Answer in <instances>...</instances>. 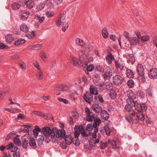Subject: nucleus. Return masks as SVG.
<instances>
[{
    "label": "nucleus",
    "mask_w": 157,
    "mask_h": 157,
    "mask_svg": "<svg viewBox=\"0 0 157 157\" xmlns=\"http://www.w3.org/2000/svg\"><path fill=\"white\" fill-rule=\"evenodd\" d=\"M13 157H20L21 153L19 151L14 152L13 153Z\"/></svg>",
    "instance_id": "61"
},
{
    "label": "nucleus",
    "mask_w": 157,
    "mask_h": 157,
    "mask_svg": "<svg viewBox=\"0 0 157 157\" xmlns=\"http://www.w3.org/2000/svg\"><path fill=\"white\" fill-rule=\"evenodd\" d=\"M23 142L22 147L24 149H26L29 146V143L28 138H25L22 140Z\"/></svg>",
    "instance_id": "30"
},
{
    "label": "nucleus",
    "mask_w": 157,
    "mask_h": 157,
    "mask_svg": "<svg viewBox=\"0 0 157 157\" xmlns=\"http://www.w3.org/2000/svg\"><path fill=\"white\" fill-rule=\"evenodd\" d=\"M127 85L129 88H132L134 86V82L133 80L132 79L128 80L127 82Z\"/></svg>",
    "instance_id": "43"
},
{
    "label": "nucleus",
    "mask_w": 157,
    "mask_h": 157,
    "mask_svg": "<svg viewBox=\"0 0 157 157\" xmlns=\"http://www.w3.org/2000/svg\"><path fill=\"white\" fill-rule=\"evenodd\" d=\"M37 78L39 79H41L43 78V72L41 70H39L36 75Z\"/></svg>",
    "instance_id": "41"
},
{
    "label": "nucleus",
    "mask_w": 157,
    "mask_h": 157,
    "mask_svg": "<svg viewBox=\"0 0 157 157\" xmlns=\"http://www.w3.org/2000/svg\"><path fill=\"white\" fill-rule=\"evenodd\" d=\"M115 65L116 68L117 70L120 69L122 70L125 66L124 64L122 61H118L115 63Z\"/></svg>",
    "instance_id": "13"
},
{
    "label": "nucleus",
    "mask_w": 157,
    "mask_h": 157,
    "mask_svg": "<svg viewBox=\"0 0 157 157\" xmlns=\"http://www.w3.org/2000/svg\"><path fill=\"white\" fill-rule=\"evenodd\" d=\"M127 104L124 107V109L127 112H130L132 107H133V102L131 101H126Z\"/></svg>",
    "instance_id": "17"
},
{
    "label": "nucleus",
    "mask_w": 157,
    "mask_h": 157,
    "mask_svg": "<svg viewBox=\"0 0 157 157\" xmlns=\"http://www.w3.org/2000/svg\"><path fill=\"white\" fill-rule=\"evenodd\" d=\"M113 82L114 84L117 86L121 85L123 82L122 78L119 75H115L113 77Z\"/></svg>",
    "instance_id": "8"
},
{
    "label": "nucleus",
    "mask_w": 157,
    "mask_h": 157,
    "mask_svg": "<svg viewBox=\"0 0 157 157\" xmlns=\"http://www.w3.org/2000/svg\"><path fill=\"white\" fill-rule=\"evenodd\" d=\"M52 128L51 129L48 127H45L42 128L41 132L43 133L45 137L50 140L52 139L53 134L54 133L52 131Z\"/></svg>",
    "instance_id": "5"
},
{
    "label": "nucleus",
    "mask_w": 157,
    "mask_h": 157,
    "mask_svg": "<svg viewBox=\"0 0 157 157\" xmlns=\"http://www.w3.org/2000/svg\"><path fill=\"white\" fill-rule=\"evenodd\" d=\"M44 138L43 135H40L39 138L37 140L40 143H42L43 142Z\"/></svg>",
    "instance_id": "60"
},
{
    "label": "nucleus",
    "mask_w": 157,
    "mask_h": 157,
    "mask_svg": "<svg viewBox=\"0 0 157 157\" xmlns=\"http://www.w3.org/2000/svg\"><path fill=\"white\" fill-rule=\"evenodd\" d=\"M6 42L7 43L11 44L14 40V38L13 35L11 34H7L5 36Z\"/></svg>",
    "instance_id": "18"
},
{
    "label": "nucleus",
    "mask_w": 157,
    "mask_h": 157,
    "mask_svg": "<svg viewBox=\"0 0 157 157\" xmlns=\"http://www.w3.org/2000/svg\"><path fill=\"white\" fill-rule=\"evenodd\" d=\"M8 47V46L3 44V43H0V49H7Z\"/></svg>",
    "instance_id": "62"
},
{
    "label": "nucleus",
    "mask_w": 157,
    "mask_h": 157,
    "mask_svg": "<svg viewBox=\"0 0 157 157\" xmlns=\"http://www.w3.org/2000/svg\"><path fill=\"white\" fill-rule=\"evenodd\" d=\"M85 112L86 113V120L88 121L92 122L94 121V122L92 124H88L86 127V130L88 131H91L94 128V130L96 128H98V126H99L101 123L100 119L97 117H95L93 116H90V114L92 113L90 111L89 109L87 107L85 108Z\"/></svg>",
    "instance_id": "1"
},
{
    "label": "nucleus",
    "mask_w": 157,
    "mask_h": 157,
    "mask_svg": "<svg viewBox=\"0 0 157 157\" xmlns=\"http://www.w3.org/2000/svg\"><path fill=\"white\" fill-rule=\"evenodd\" d=\"M126 73L127 77L129 78H133L134 76V74L132 71L130 69H127L126 70Z\"/></svg>",
    "instance_id": "34"
},
{
    "label": "nucleus",
    "mask_w": 157,
    "mask_h": 157,
    "mask_svg": "<svg viewBox=\"0 0 157 157\" xmlns=\"http://www.w3.org/2000/svg\"><path fill=\"white\" fill-rule=\"evenodd\" d=\"M63 15L60 14L59 17L58 18V19L57 20L56 25L57 26H59L63 22L61 21L62 18L63 17Z\"/></svg>",
    "instance_id": "33"
},
{
    "label": "nucleus",
    "mask_w": 157,
    "mask_h": 157,
    "mask_svg": "<svg viewBox=\"0 0 157 157\" xmlns=\"http://www.w3.org/2000/svg\"><path fill=\"white\" fill-rule=\"evenodd\" d=\"M33 113L39 116H40L42 117H45V115L44 114L42 113L37 111H34L33 112Z\"/></svg>",
    "instance_id": "53"
},
{
    "label": "nucleus",
    "mask_w": 157,
    "mask_h": 157,
    "mask_svg": "<svg viewBox=\"0 0 157 157\" xmlns=\"http://www.w3.org/2000/svg\"><path fill=\"white\" fill-rule=\"evenodd\" d=\"M138 94L139 96L141 97L142 98H144L145 97V93L142 90H139L138 92Z\"/></svg>",
    "instance_id": "52"
},
{
    "label": "nucleus",
    "mask_w": 157,
    "mask_h": 157,
    "mask_svg": "<svg viewBox=\"0 0 157 157\" xmlns=\"http://www.w3.org/2000/svg\"><path fill=\"white\" fill-rule=\"evenodd\" d=\"M94 98L95 101H98H98L101 102H103L104 101L102 95H98V96H95Z\"/></svg>",
    "instance_id": "36"
},
{
    "label": "nucleus",
    "mask_w": 157,
    "mask_h": 157,
    "mask_svg": "<svg viewBox=\"0 0 157 157\" xmlns=\"http://www.w3.org/2000/svg\"><path fill=\"white\" fill-rule=\"evenodd\" d=\"M36 33V32L35 31H33L31 33H27L26 36L29 39L33 38L35 36V33Z\"/></svg>",
    "instance_id": "39"
},
{
    "label": "nucleus",
    "mask_w": 157,
    "mask_h": 157,
    "mask_svg": "<svg viewBox=\"0 0 157 157\" xmlns=\"http://www.w3.org/2000/svg\"><path fill=\"white\" fill-rule=\"evenodd\" d=\"M92 107L94 110L97 113H101L102 110V108L98 104H94L92 105Z\"/></svg>",
    "instance_id": "19"
},
{
    "label": "nucleus",
    "mask_w": 157,
    "mask_h": 157,
    "mask_svg": "<svg viewBox=\"0 0 157 157\" xmlns=\"http://www.w3.org/2000/svg\"><path fill=\"white\" fill-rule=\"evenodd\" d=\"M20 2L22 3H25L27 7L29 9H31L33 7V1L32 0H19Z\"/></svg>",
    "instance_id": "15"
},
{
    "label": "nucleus",
    "mask_w": 157,
    "mask_h": 157,
    "mask_svg": "<svg viewBox=\"0 0 157 157\" xmlns=\"http://www.w3.org/2000/svg\"><path fill=\"white\" fill-rule=\"evenodd\" d=\"M94 132L93 133L92 136L94 139H95L97 137L96 133L98 132V128H96L94 130Z\"/></svg>",
    "instance_id": "64"
},
{
    "label": "nucleus",
    "mask_w": 157,
    "mask_h": 157,
    "mask_svg": "<svg viewBox=\"0 0 157 157\" xmlns=\"http://www.w3.org/2000/svg\"><path fill=\"white\" fill-rule=\"evenodd\" d=\"M14 135H15V134L13 132H12L10 133L6 138V140H9L10 139H12L13 138Z\"/></svg>",
    "instance_id": "44"
},
{
    "label": "nucleus",
    "mask_w": 157,
    "mask_h": 157,
    "mask_svg": "<svg viewBox=\"0 0 157 157\" xmlns=\"http://www.w3.org/2000/svg\"><path fill=\"white\" fill-rule=\"evenodd\" d=\"M42 45L43 44H42L34 45V50H37L40 49Z\"/></svg>",
    "instance_id": "47"
},
{
    "label": "nucleus",
    "mask_w": 157,
    "mask_h": 157,
    "mask_svg": "<svg viewBox=\"0 0 157 157\" xmlns=\"http://www.w3.org/2000/svg\"><path fill=\"white\" fill-rule=\"evenodd\" d=\"M95 69L97 71L100 72H103L105 71L103 67L100 66H96Z\"/></svg>",
    "instance_id": "46"
},
{
    "label": "nucleus",
    "mask_w": 157,
    "mask_h": 157,
    "mask_svg": "<svg viewBox=\"0 0 157 157\" xmlns=\"http://www.w3.org/2000/svg\"><path fill=\"white\" fill-rule=\"evenodd\" d=\"M28 17L26 15H25L22 13L20 15V18L23 21H25L27 20Z\"/></svg>",
    "instance_id": "59"
},
{
    "label": "nucleus",
    "mask_w": 157,
    "mask_h": 157,
    "mask_svg": "<svg viewBox=\"0 0 157 157\" xmlns=\"http://www.w3.org/2000/svg\"><path fill=\"white\" fill-rule=\"evenodd\" d=\"M106 89L109 91H111L113 89L112 83L110 82H107L105 83Z\"/></svg>",
    "instance_id": "29"
},
{
    "label": "nucleus",
    "mask_w": 157,
    "mask_h": 157,
    "mask_svg": "<svg viewBox=\"0 0 157 157\" xmlns=\"http://www.w3.org/2000/svg\"><path fill=\"white\" fill-rule=\"evenodd\" d=\"M21 13L25 15H26V16H28V17H29L30 13L29 11L27 10H21Z\"/></svg>",
    "instance_id": "49"
},
{
    "label": "nucleus",
    "mask_w": 157,
    "mask_h": 157,
    "mask_svg": "<svg viewBox=\"0 0 157 157\" xmlns=\"http://www.w3.org/2000/svg\"><path fill=\"white\" fill-rule=\"evenodd\" d=\"M45 14L47 17H49L53 16L54 13L53 11H48Z\"/></svg>",
    "instance_id": "51"
},
{
    "label": "nucleus",
    "mask_w": 157,
    "mask_h": 157,
    "mask_svg": "<svg viewBox=\"0 0 157 157\" xmlns=\"http://www.w3.org/2000/svg\"><path fill=\"white\" fill-rule=\"evenodd\" d=\"M29 145V146L32 147L33 148H36L37 147L35 139L33 138H28Z\"/></svg>",
    "instance_id": "20"
},
{
    "label": "nucleus",
    "mask_w": 157,
    "mask_h": 157,
    "mask_svg": "<svg viewBox=\"0 0 157 157\" xmlns=\"http://www.w3.org/2000/svg\"><path fill=\"white\" fill-rule=\"evenodd\" d=\"M106 59L108 61V63L109 64H111L112 62V60H113L114 59V58L112 53L110 52L109 54L107 55Z\"/></svg>",
    "instance_id": "27"
},
{
    "label": "nucleus",
    "mask_w": 157,
    "mask_h": 157,
    "mask_svg": "<svg viewBox=\"0 0 157 157\" xmlns=\"http://www.w3.org/2000/svg\"><path fill=\"white\" fill-rule=\"evenodd\" d=\"M152 40L154 43L157 47V36H154L152 38Z\"/></svg>",
    "instance_id": "63"
},
{
    "label": "nucleus",
    "mask_w": 157,
    "mask_h": 157,
    "mask_svg": "<svg viewBox=\"0 0 157 157\" xmlns=\"http://www.w3.org/2000/svg\"><path fill=\"white\" fill-rule=\"evenodd\" d=\"M20 29L21 31L25 33L28 32L29 30L28 27L27 26L24 24L21 25Z\"/></svg>",
    "instance_id": "31"
},
{
    "label": "nucleus",
    "mask_w": 157,
    "mask_h": 157,
    "mask_svg": "<svg viewBox=\"0 0 157 157\" xmlns=\"http://www.w3.org/2000/svg\"><path fill=\"white\" fill-rule=\"evenodd\" d=\"M128 40L130 44L133 45H137L139 43V40L136 37H130L128 38Z\"/></svg>",
    "instance_id": "14"
},
{
    "label": "nucleus",
    "mask_w": 157,
    "mask_h": 157,
    "mask_svg": "<svg viewBox=\"0 0 157 157\" xmlns=\"http://www.w3.org/2000/svg\"><path fill=\"white\" fill-rule=\"evenodd\" d=\"M52 130L54 133L53 134L52 140V141L53 142H55L56 138H64L65 136V132L63 129L59 130L56 128L54 127L52 128Z\"/></svg>",
    "instance_id": "3"
},
{
    "label": "nucleus",
    "mask_w": 157,
    "mask_h": 157,
    "mask_svg": "<svg viewBox=\"0 0 157 157\" xmlns=\"http://www.w3.org/2000/svg\"><path fill=\"white\" fill-rule=\"evenodd\" d=\"M11 7L14 10H17L20 7L19 4L16 2L13 3L11 4Z\"/></svg>",
    "instance_id": "37"
},
{
    "label": "nucleus",
    "mask_w": 157,
    "mask_h": 157,
    "mask_svg": "<svg viewBox=\"0 0 157 157\" xmlns=\"http://www.w3.org/2000/svg\"><path fill=\"white\" fill-rule=\"evenodd\" d=\"M90 93L92 95L94 94L95 95H97L98 94V92L96 88L93 87L92 85H91L90 88Z\"/></svg>",
    "instance_id": "26"
},
{
    "label": "nucleus",
    "mask_w": 157,
    "mask_h": 157,
    "mask_svg": "<svg viewBox=\"0 0 157 157\" xmlns=\"http://www.w3.org/2000/svg\"><path fill=\"white\" fill-rule=\"evenodd\" d=\"M133 105L136 110L137 111V113L140 115H144L143 113L146 112L147 110V107L145 104H140L136 101L133 102Z\"/></svg>",
    "instance_id": "4"
},
{
    "label": "nucleus",
    "mask_w": 157,
    "mask_h": 157,
    "mask_svg": "<svg viewBox=\"0 0 157 157\" xmlns=\"http://www.w3.org/2000/svg\"><path fill=\"white\" fill-rule=\"evenodd\" d=\"M84 100L87 102L91 104L94 101L93 95H92L89 92H86L82 96Z\"/></svg>",
    "instance_id": "6"
},
{
    "label": "nucleus",
    "mask_w": 157,
    "mask_h": 157,
    "mask_svg": "<svg viewBox=\"0 0 157 157\" xmlns=\"http://www.w3.org/2000/svg\"><path fill=\"white\" fill-rule=\"evenodd\" d=\"M148 76L151 79L157 78V68H153L151 69L148 73Z\"/></svg>",
    "instance_id": "9"
},
{
    "label": "nucleus",
    "mask_w": 157,
    "mask_h": 157,
    "mask_svg": "<svg viewBox=\"0 0 157 157\" xmlns=\"http://www.w3.org/2000/svg\"><path fill=\"white\" fill-rule=\"evenodd\" d=\"M104 129L106 135L108 136H110L111 135V132L109 126L107 125H105L104 126Z\"/></svg>",
    "instance_id": "38"
},
{
    "label": "nucleus",
    "mask_w": 157,
    "mask_h": 157,
    "mask_svg": "<svg viewBox=\"0 0 157 157\" xmlns=\"http://www.w3.org/2000/svg\"><path fill=\"white\" fill-rule=\"evenodd\" d=\"M25 40L24 39H20L14 42V44L16 46H18L25 43Z\"/></svg>",
    "instance_id": "35"
},
{
    "label": "nucleus",
    "mask_w": 157,
    "mask_h": 157,
    "mask_svg": "<svg viewBox=\"0 0 157 157\" xmlns=\"http://www.w3.org/2000/svg\"><path fill=\"white\" fill-rule=\"evenodd\" d=\"M112 71L109 67H107L105 68V73L103 75V77L105 80L108 77H110L112 75Z\"/></svg>",
    "instance_id": "12"
},
{
    "label": "nucleus",
    "mask_w": 157,
    "mask_h": 157,
    "mask_svg": "<svg viewBox=\"0 0 157 157\" xmlns=\"http://www.w3.org/2000/svg\"><path fill=\"white\" fill-rule=\"evenodd\" d=\"M64 140L67 144L70 145L72 143L73 138L71 135H69L64 137Z\"/></svg>",
    "instance_id": "24"
},
{
    "label": "nucleus",
    "mask_w": 157,
    "mask_h": 157,
    "mask_svg": "<svg viewBox=\"0 0 157 157\" xmlns=\"http://www.w3.org/2000/svg\"><path fill=\"white\" fill-rule=\"evenodd\" d=\"M14 147V144L13 143H10L6 146V149L9 150L13 149Z\"/></svg>",
    "instance_id": "50"
},
{
    "label": "nucleus",
    "mask_w": 157,
    "mask_h": 157,
    "mask_svg": "<svg viewBox=\"0 0 157 157\" xmlns=\"http://www.w3.org/2000/svg\"><path fill=\"white\" fill-rule=\"evenodd\" d=\"M138 79L140 83H144L145 82V78L144 77V75L143 76H140L139 77H138Z\"/></svg>",
    "instance_id": "54"
},
{
    "label": "nucleus",
    "mask_w": 157,
    "mask_h": 157,
    "mask_svg": "<svg viewBox=\"0 0 157 157\" xmlns=\"http://www.w3.org/2000/svg\"><path fill=\"white\" fill-rule=\"evenodd\" d=\"M82 125H80L79 126L75 125L74 127L75 133L74 136H79L82 131L84 129Z\"/></svg>",
    "instance_id": "10"
},
{
    "label": "nucleus",
    "mask_w": 157,
    "mask_h": 157,
    "mask_svg": "<svg viewBox=\"0 0 157 157\" xmlns=\"http://www.w3.org/2000/svg\"><path fill=\"white\" fill-rule=\"evenodd\" d=\"M79 136H75V137L73 138L72 143L77 146H78L80 144V141L78 137Z\"/></svg>",
    "instance_id": "25"
},
{
    "label": "nucleus",
    "mask_w": 157,
    "mask_h": 157,
    "mask_svg": "<svg viewBox=\"0 0 157 157\" xmlns=\"http://www.w3.org/2000/svg\"><path fill=\"white\" fill-rule=\"evenodd\" d=\"M58 99L59 101L63 102L66 104H68L69 103V101L67 100L64 98H58Z\"/></svg>",
    "instance_id": "55"
},
{
    "label": "nucleus",
    "mask_w": 157,
    "mask_h": 157,
    "mask_svg": "<svg viewBox=\"0 0 157 157\" xmlns=\"http://www.w3.org/2000/svg\"><path fill=\"white\" fill-rule=\"evenodd\" d=\"M45 17L44 16H41L39 15H37L35 17V19L38 23L41 24L42 23L45 19Z\"/></svg>",
    "instance_id": "28"
},
{
    "label": "nucleus",
    "mask_w": 157,
    "mask_h": 157,
    "mask_svg": "<svg viewBox=\"0 0 157 157\" xmlns=\"http://www.w3.org/2000/svg\"><path fill=\"white\" fill-rule=\"evenodd\" d=\"M102 33L103 37L105 39H106L108 37V33L106 28H103L102 30Z\"/></svg>",
    "instance_id": "32"
},
{
    "label": "nucleus",
    "mask_w": 157,
    "mask_h": 157,
    "mask_svg": "<svg viewBox=\"0 0 157 157\" xmlns=\"http://www.w3.org/2000/svg\"><path fill=\"white\" fill-rule=\"evenodd\" d=\"M94 66L93 64H90L87 68V71H85L86 73L87 74H89V71H91L94 70Z\"/></svg>",
    "instance_id": "40"
},
{
    "label": "nucleus",
    "mask_w": 157,
    "mask_h": 157,
    "mask_svg": "<svg viewBox=\"0 0 157 157\" xmlns=\"http://www.w3.org/2000/svg\"><path fill=\"white\" fill-rule=\"evenodd\" d=\"M45 4L43 3H41L37 7V9L38 10H41L43 9L44 7Z\"/></svg>",
    "instance_id": "57"
},
{
    "label": "nucleus",
    "mask_w": 157,
    "mask_h": 157,
    "mask_svg": "<svg viewBox=\"0 0 157 157\" xmlns=\"http://www.w3.org/2000/svg\"><path fill=\"white\" fill-rule=\"evenodd\" d=\"M100 142L101 144L100 145V147L101 149H104L106 147H107L108 144L107 142H106L104 143L102 141H101Z\"/></svg>",
    "instance_id": "45"
},
{
    "label": "nucleus",
    "mask_w": 157,
    "mask_h": 157,
    "mask_svg": "<svg viewBox=\"0 0 157 157\" xmlns=\"http://www.w3.org/2000/svg\"><path fill=\"white\" fill-rule=\"evenodd\" d=\"M137 71L140 76L144 75V69L143 66L141 64H139L137 67Z\"/></svg>",
    "instance_id": "11"
},
{
    "label": "nucleus",
    "mask_w": 157,
    "mask_h": 157,
    "mask_svg": "<svg viewBox=\"0 0 157 157\" xmlns=\"http://www.w3.org/2000/svg\"><path fill=\"white\" fill-rule=\"evenodd\" d=\"M81 134L82 136L83 137H87L89 136L87 132H86L84 129L82 131Z\"/></svg>",
    "instance_id": "56"
},
{
    "label": "nucleus",
    "mask_w": 157,
    "mask_h": 157,
    "mask_svg": "<svg viewBox=\"0 0 157 157\" xmlns=\"http://www.w3.org/2000/svg\"><path fill=\"white\" fill-rule=\"evenodd\" d=\"M126 120L128 122H132L135 124H137L140 120L143 121L144 120V115L137 114L136 115L134 113H132L129 115L125 116V117Z\"/></svg>",
    "instance_id": "2"
},
{
    "label": "nucleus",
    "mask_w": 157,
    "mask_h": 157,
    "mask_svg": "<svg viewBox=\"0 0 157 157\" xmlns=\"http://www.w3.org/2000/svg\"><path fill=\"white\" fill-rule=\"evenodd\" d=\"M140 39L141 40L143 41H147L149 40L150 39V37L149 36L145 35L142 36L141 37Z\"/></svg>",
    "instance_id": "48"
},
{
    "label": "nucleus",
    "mask_w": 157,
    "mask_h": 157,
    "mask_svg": "<svg viewBox=\"0 0 157 157\" xmlns=\"http://www.w3.org/2000/svg\"><path fill=\"white\" fill-rule=\"evenodd\" d=\"M19 65L22 69H25L26 65L25 63L22 61H21L19 63Z\"/></svg>",
    "instance_id": "58"
},
{
    "label": "nucleus",
    "mask_w": 157,
    "mask_h": 157,
    "mask_svg": "<svg viewBox=\"0 0 157 157\" xmlns=\"http://www.w3.org/2000/svg\"><path fill=\"white\" fill-rule=\"evenodd\" d=\"M13 141L14 144L19 146H20L21 143V142L20 139L17 137H14L13 139Z\"/></svg>",
    "instance_id": "42"
},
{
    "label": "nucleus",
    "mask_w": 157,
    "mask_h": 157,
    "mask_svg": "<svg viewBox=\"0 0 157 157\" xmlns=\"http://www.w3.org/2000/svg\"><path fill=\"white\" fill-rule=\"evenodd\" d=\"M76 44L78 45L81 46L82 47H85L86 45V43L84 41L81 39L79 38H77L75 40Z\"/></svg>",
    "instance_id": "22"
},
{
    "label": "nucleus",
    "mask_w": 157,
    "mask_h": 157,
    "mask_svg": "<svg viewBox=\"0 0 157 157\" xmlns=\"http://www.w3.org/2000/svg\"><path fill=\"white\" fill-rule=\"evenodd\" d=\"M71 60L75 66H78L81 64V61L79 59L73 57L71 58Z\"/></svg>",
    "instance_id": "23"
},
{
    "label": "nucleus",
    "mask_w": 157,
    "mask_h": 157,
    "mask_svg": "<svg viewBox=\"0 0 157 157\" xmlns=\"http://www.w3.org/2000/svg\"><path fill=\"white\" fill-rule=\"evenodd\" d=\"M68 86L67 85L62 84L56 86L55 89L56 90L58 91H65L68 89Z\"/></svg>",
    "instance_id": "16"
},
{
    "label": "nucleus",
    "mask_w": 157,
    "mask_h": 157,
    "mask_svg": "<svg viewBox=\"0 0 157 157\" xmlns=\"http://www.w3.org/2000/svg\"><path fill=\"white\" fill-rule=\"evenodd\" d=\"M102 118L105 120H107L109 118V115L107 112L105 110H102L101 113Z\"/></svg>",
    "instance_id": "21"
},
{
    "label": "nucleus",
    "mask_w": 157,
    "mask_h": 157,
    "mask_svg": "<svg viewBox=\"0 0 157 157\" xmlns=\"http://www.w3.org/2000/svg\"><path fill=\"white\" fill-rule=\"evenodd\" d=\"M127 96L128 98L126 101H130L133 103L136 101V95L132 90H129L127 91Z\"/></svg>",
    "instance_id": "7"
}]
</instances>
